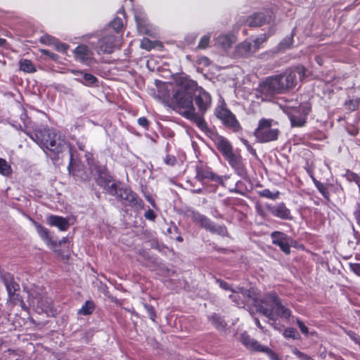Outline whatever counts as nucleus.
Segmentation results:
<instances>
[{
    "mask_svg": "<svg viewBox=\"0 0 360 360\" xmlns=\"http://www.w3.org/2000/svg\"><path fill=\"white\" fill-rule=\"evenodd\" d=\"M30 139L38 144L43 150L52 156L53 158H59V155L67 149L70 151V163L68 170L73 175L76 174V162L73 159L71 148L66 140L60 134L53 129H43L36 131L34 134H27Z\"/></svg>",
    "mask_w": 360,
    "mask_h": 360,
    "instance_id": "nucleus-1",
    "label": "nucleus"
},
{
    "mask_svg": "<svg viewBox=\"0 0 360 360\" xmlns=\"http://www.w3.org/2000/svg\"><path fill=\"white\" fill-rule=\"evenodd\" d=\"M297 84L295 71L285 70L283 74L266 77L256 89V96L262 101L275 94H283L293 89Z\"/></svg>",
    "mask_w": 360,
    "mask_h": 360,
    "instance_id": "nucleus-2",
    "label": "nucleus"
},
{
    "mask_svg": "<svg viewBox=\"0 0 360 360\" xmlns=\"http://www.w3.org/2000/svg\"><path fill=\"white\" fill-rule=\"evenodd\" d=\"M190 82L194 83L195 85L193 89L191 91L190 96L193 101V96H195V102L198 108V111L201 115H203L211 106V96L202 88L199 87L196 82L190 79L188 77L181 75L175 79L176 89L174 90L172 97H174L178 93H179L181 96H186L187 93L188 94V87L185 84Z\"/></svg>",
    "mask_w": 360,
    "mask_h": 360,
    "instance_id": "nucleus-3",
    "label": "nucleus"
},
{
    "mask_svg": "<svg viewBox=\"0 0 360 360\" xmlns=\"http://www.w3.org/2000/svg\"><path fill=\"white\" fill-rule=\"evenodd\" d=\"M186 85L188 87V94L186 96H181L178 93L171 99L172 105L175 110L188 120L193 121L196 125L202 130L206 131L207 125L202 116L198 115L193 104V100L190 96L191 91L195 87L194 83L189 82Z\"/></svg>",
    "mask_w": 360,
    "mask_h": 360,
    "instance_id": "nucleus-4",
    "label": "nucleus"
},
{
    "mask_svg": "<svg viewBox=\"0 0 360 360\" xmlns=\"http://www.w3.org/2000/svg\"><path fill=\"white\" fill-rule=\"evenodd\" d=\"M259 311L271 320H274L276 315L284 319H288L291 315L290 311L281 304L274 292L266 294L261 300Z\"/></svg>",
    "mask_w": 360,
    "mask_h": 360,
    "instance_id": "nucleus-5",
    "label": "nucleus"
},
{
    "mask_svg": "<svg viewBox=\"0 0 360 360\" xmlns=\"http://www.w3.org/2000/svg\"><path fill=\"white\" fill-rule=\"evenodd\" d=\"M28 302L30 307L39 314L45 313L48 316L55 315L51 300L43 289L38 288L31 289L28 292Z\"/></svg>",
    "mask_w": 360,
    "mask_h": 360,
    "instance_id": "nucleus-6",
    "label": "nucleus"
},
{
    "mask_svg": "<svg viewBox=\"0 0 360 360\" xmlns=\"http://www.w3.org/2000/svg\"><path fill=\"white\" fill-rule=\"evenodd\" d=\"M274 120L271 119H261L255 131V136L260 143H267L277 140L280 133L277 128L273 127Z\"/></svg>",
    "mask_w": 360,
    "mask_h": 360,
    "instance_id": "nucleus-7",
    "label": "nucleus"
},
{
    "mask_svg": "<svg viewBox=\"0 0 360 360\" xmlns=\"http://www.w3.org/2000/svg\"><path fill=\"white\" fill-rule=\"evenodd\" d=\"M231 292L229 295V298L239 307H243L245 304H252L259 310L261 300L254 297L253 289L245 290L243 288L237 287L232 290Z\"/></svg>",
    "mask_w": 360,
    "mask_h": 360,
    "instance_id": "nucleus-8",
    "label": "nucleus"
},
{
    "mask_svg": "<svg viewBox=\"0 0 360 360\" xmlns=\"http://www.w3.org/2000/svg\"><path fill=\"white\" fill-rule=\"evenodd\" d=\"M214 115L221 120L223 124L233 131H238L241 129L240 124L235 115L226 108V103L224 100L219 101L217 106L214 109Z\"/></svg>",
    "mask_w": 360,
    "mask_h": 360,
    "instance_id": "nucleus-9",
    "label": "nucleus"
},
{
    "mask_svg": "<svg viewBox=\"0 0 360 360\" xmlns=\"http://www.w3.org/2000/svg\"><path fill=\"white\" fill-rule=\"evenodd\" d=\"M311 111L308 103H304L299 106L288 108L285 112L288 115L292 127H301L306 123L307 117Z\"/></svg>",
    "mask_w": 360,
    "mask_h": 360,
    "instance_id": "nucleus-10",
    "label": "nucleus"
},
{
    "mask_svg": "<svg viewBox=\"0 0 360 360\" xmlns=\"http://www.w3.org/2000/svg\"><path fill=\"white\" fill-rule=\"evenodd\" d=\"M120 36H116L109 30H105L102 37L98 39L96 51L98 54L112 53L120 44Z\"/></svg>",
    "mask_w": 360,
    "mask_h": 360,
    "instance_id": "nucleus-11",
    "label": "nucleus"
},
{
    "mask_svg": "<svg viewBox=\"0 0 360 360\" xmlns=\"http://www.w3.org/2000/svg\"><path fill=\"white\" fill-rule=\"evenodd\" d=\"M266 39V36H261L253 41V44L250 41L245 40L236 46V53L238 56L252 54L259 49L260 44L265 41Z\"/></svg>",
    "mask_w": 360,
    "mask_h": 360,
    "instance_id": "nucleus-12",
    "label": "nucleus"
},
{
    "mask_svg": "<svg viewBox=\"0 0 360 360\" xmlns=\"http://www.w3.org/2000/svg\"><path fill=\"white\" fill-rule=\"evenodd\" d=\"M119 195L117 198L124 200L127 205L140 210L143 208V202L138 195L131 189L127 187L119 188Z\"/></svg>",
    "mask_w": 360,
    "mask_h": 360,
    "instance_id": "nucleus-13",
    "label": "nucleus"
},
{
    "mask_svg": "<svg viewBox=\"0 0 360 360\" xmlns=\"http://www.w3.org/2000/svg\"><path fill=\"white\" fill-rule=\"evenodd\" d=\"M240 341L248 349L266 352L272 360H278V357L275 353L267 347L262 346L257 341L252 339L247 333H244L241 334Z\"/></svg>",
    "mask_w": 360,
    "mask_h": 360,
    "instance_id": "nucleus-14",
    "label": "nucleus"
},
{
    "mask_svg": "<svg viewBox=\"0 0 360 360\" xmlns=\"http://www.w3.org/2000/svg\"><path fill=\"white\" fill-rule=\"evenodd\" d=\"M74 58L77 61L86 65H91L94 62L93 51L84 44L77 46L73 51Z\"/></svg>",
    "mask_w": 360,
    "mask_h": 360,
    "instance_id": "nucleus-15",
    "label": "nucleus"
},
{
    "mask_svg": "<svg viewBox=\"0 0 360 360\" xmlns=\"http://www.w3.org/2000/svg\"><path fill=\"white\" fill-rule=\"evenodd\" d=\"M265 207L271 215L278 219L283 220H290L292 218L290 209H288L283 202L274 205L266 204Z\"/></svg>",
    "mask_w": 360,
    "mask_h": 360,
    "instance_id": "nucleus-16",
    "label": "nucleus"
},
{
    "mask_svg": "<svg viewBox=\"0 0 360 360\" xmlns=\"http://www.w3.org/2000/svg\"><path fill=\"white\" fill-rule=\"evenodd\" d=\"M272 243L278 246L285 254L290 252V242L292 241L290 237L283 232L274 231L271 233Z\"/></svg>",
    "mask_w": 360,
    "mask_h": 360,
    "instance_id": "nucleus-17",
    "label": "nucleus"
},
{
    "mask_svg": "<svg viewBox=\"0 0 360 360\" xmlns=\"http://www.w3.org/2000/svg\"><path fill=\"white\" fill-rule=\"evenodd\" d=\"M111 176L105 173H101L98 179V184L103 186L110 195L118 197L120 191L116 183H111Z\"/></svg>",
    "mask_w": 360,
    "mask_h": 360,
    "instance_id": "nucleus-18",
    "label": "nucleus"
},
{
    "mask_svg": "<svg viewBox=\"0 0 360 360\" xmlns=\"http://www.w3.org/2000/svg\"><path fill=\"white\" fill-rule=\"evenodd\" d=\"M224 158L228 161L229 165L238 175L242 176L244 174L245 170L242 161V157L238 153L232 151Z\"/></svg>",
    "mask_w": 360,
    "mask_h": 360,
    "instance_id": "nucleus-19",
    "label": "nucleus"
},
{
    "mask_svg": "<svg viewBox=\"0 0 360 360\" xmlns=\"http://www.w3.org/2000/svg\"><path fill=\"white\" fill-rule=\"evenodd\" d=\"M271 19L272 16L269 13H256L249 16L245 20V23L250 27H260L265 23L269 22Z\"/></svg>",
    "mask_w": 360,
    "mask_h": 360,
    "instance_id": "nucleus-20",
    "label": "nucleus"
},
{
    "mask_svg": "<svg viewBox=\"0 0 360 360\" xmlns=\"http://www.w3.org/2000/svg\"><path fill=\"white\" fill-rule=\"evenodd\" d=\"M135 19L137 24V28L139 32L148 34L150 37H156L158 36V30L149 24L147 20L143 17L139 18L138 15L135 14Z\"/></svg>",
    "mask_w": 360,
    "mask_h": 360,
    "instance_id": "nucleus-21",
    "label": "nucleus"
},
{
    "mask_svg": "<svg viewBox=\"0 0 360 360\" xmlns=\"http://www.w3.org/2000/svg\"><path fill=\"white\" fill-rule=\"evenodd\" d=\"M236 41V37L232 34H221L215 39V45L224 51H227Z\"/></svg>",
    "mask_w": 360,
    "mask_h": 360,
    "instance_id": "nucleus-22",
    "label": "nucleus"
},
{
    "mask_svg": "<svg viewBox=\"0 0 360 360\" xmlns=\"http://www.w3.org/2000/svg\"><path fill=\"white\" fill-rule=\"evenodd\" d=\"M196 178L200 181L209 179L217 183H222V176L214 174L209 168L198 167L196 169Z\"/></svg>",
    "mask_w": 360,
    "mask_h": 360,
    "instance_id": "nucleus-23",
    "label": "nucleus"
},
{
    "mask_svg": "<svg viewBox=\"0 0 360 360\" xmlns=\"http://www.w3.org/2000/svg\"><path fill=\"white\" fill-rule=\"evenodd\" d=\"M214 142L216 147L222 153L224 157L233 151L230 142L221 136H215L214 138Z\"/></svg>",
    "mask_w": 360,
    "mask_h": 360,
    "instance_id": "nucleus-24",
    "label": "nucleus"
},
{
    "mask_svg": "<svg viewBox=\"0 0 360 360\" xmlns=\"http://www.w3.org/2000/svg\"><path fill=\"white\" fill-rule=\"evenodd\" d=\"M48 222L50 225L58 227L60 231H66L70 225L68 219L56 215L49 216Z\"/></svg>",
    "mask_w": 360,
    "mask_h": 360,
    "instance_id": "nucleus-25",
    "label": "nucleus"
},
{
    "mask_svg": "<svg viewBox=\"0 0 360 360\" xmlns=\"http://www.w3.org/2000/svg\"><path fill=\"white\" fill-rule=\"evenodd\" d=\"M3 280L8 295L15 292H20V285L14 281L13 278L9 274L4 276Z\"/></svg>",
    "mask_w": 360,
    "mask_h": 360,
    "instance_id": "nucleus-26",
    "label": "nucleus"
},
{
    "mask_svg": "<svg viewBox=\"0 0 360 360\" xmlns=\"http://www.w3.org/2000/svg\"><path fill=\"white\" fill-rule=\"evenodd\" d=\"M7 304L11 306L19 304L22 309H27L25 302L19 295V292H15L8 295Z\"/></svg>",
    "mask_w": 360,
    "mask_h": 360,
    "instance_id": "nucleus-27",
    "label": "nucleus"
},
{
    "mask_svg": "<svg viewBox=\"0 0 360 360\" xmlns=\"http://www.w3.org/2000/svg\"><path fill=\"white\" fill-rule=\"evenodd\" d=\"M18 64L20 70L25 73H34L37 71L34 65L30 60L22 58L19 60Z\"/></svg>",
    "mask_w": 360,
    "mask_h": 360,
    "instance_id": "nucleus-28",
    "label": "nucleus"
},
{
    "mask_svg": "<svg viewBox=\"0 0 360 360\" xmlns=\"http://www.w3.org/2000/svg\"><path fill=\"white\" fill-rule=\"evenodd\" d=\"M123 27V21L122 19L118 17L114 18V20L110 23L109 27L107 30H109L116 36H120V31L122 30Z\"/></svg>",
    "mask_w": 360,
    "mask_h": 360,
    "instance_id": "nucleus-29",
    "label": "nucleus"
},
{
    "mask_svg": "<svg viewBox=\"0 0 360 360\" xmlns=\"http://www.w3.org/2000/svg\"><path fill=\"white\" fill-rule=\"evenodd\" d=\"M75 79L86 86H91L97 82L94 75L86 72H83L82 77H77Z\"/></svg>",
    "mask_w": 360,
    "mask_h": 360,
    "instance_id": "nucleus-30",
    "label": "nucleus"
},
{
    "mask_svg": "<svg viewBox=\"0 0 360 360\" xmlns=\"http://www.w3.org/2000/svg\"><path fill=\"white\" fill-rule=\"evenodd\" d=\"M11 173V166L6 160L0 158V174L4 176H8Z\"/></svg>",
    "mask_w": 360,
    "mask_h": 360,
    "instance_id": "nucleus-31",
    "label": "nucleus"
},
{
    "mask_svg": "<svg viewBox=\"0 0 360 360\" xmlns=\"http://www.w3.org/2000/svg\"><path fill=\"white\" fill-rule=\"evenodd\" d=\"M34 224L37 229V231L41 238L46 243H49L51 240V238L48 229L39 224L35 223Z\"/></svg>",
    "mask_w": 360,
    "mask_h": 360,
    "instance_id": "nucleus-32",
    "label": "nucleus"
},
{
    "mask_svg": "<svg viewBox=\"0 0 360 360\" xmlns=\"http://www.w3.org/2000/svg\"><path fill=\"white\" fill-rule=\"evenodd\" d=\"M259 195L268 199L276 200L278 198L280 193L279 191L271 192L269 189H264L259 192Z\"/></svg>",
    "mask_w": 360,
    "mask_h": 360,
    "instance_id": "nucleus-33",
    "label": "nucleus"
},
{
    "mask_svg": "<svg viewBox=\"0 0 360 360\" xmlns=\"http://www.w3.org/2000/svg\"><path fill=\"white\" fill-rule=\"evenodd\" d=\"M94 304L90 301H86L78 313L82 315H89L93 312Z\"/></svg>",
    "mask_w": 360,
    "mask_h": 360,
    "instance_id": "nucleus-34",
    "label": "nucleus"
},
{
    "mask_svg": "<svg viewBox=\"0 0 360 360\" xmlns=\"http://www.w3.org/2000/svg\"><path fill=\"white\" fill-rule=\"evenodd\" d=\"M211 321L218 330H223L225 328V322L217 315H213L212 316Z\"/></svg>",
    "mask_w": 360,
    "mask_h": 360,
    "instance_id": "nucleus-35",
    "label": "nucleus"
},
{
    "mask_svg": "<svg viewBox=\"0 0 360 360\" xmlns=\"http://www.w3.org/2000/svg\"><path fill=\"white\" fill-rule=\"evenodd\" d=\"M200 225L205 228V229L212 232H215L217 231V229L216 228L214 224L206 217Z\"/></svg>",
    "mask_w": 360,
    "mask_h": 360,
    "instance_id": "nucleus-36",
    "label": "nucleus"
},
{
    "mask_svg": "<svg viewBox=\"0 0 360 360\" xmlns=\"http://www.w3.org/2000/svg\"><path fill=\"white\" fill-rule=\"evenodd\" d=\"M210 39H211L210 34H207L202 36L200 38V40L198 45V48L200 49H205L207 48V46L210 44Z\"/></svg>",
    "mask_w": 360,
    "mask_h": 360,
    "instance_id": "nucleus-37",
    "label": "nucleus"
},
{
    "mask_svg": "<svg viewBox=\"0 0 360 360\" xmlns=\"http://www.w3.org/2000/svg\"><path fill=\"white\" fill-rule=\"evenodd\" d=\"M51 41H53L55 49L61 53H65L68 49V45L57 41L55 39L49 38Z\"/></svg>",
    "mask_w": 360,
    "mask_h": 360,
    "instance_id": "nucleus-38",
    "label": "nucleus"
},
{
    "mask_svg": "<svg viewBox=\"0 0 360 360\" xmlns=\"http://www.w3.org/2000/svg\"><path fill=\"white\" fill-rule=\"evenodd\" d=\"M155 41H152L147 38H143L141 41L140 46L141 49L150 51L155 47Z\"/></svg>",
    "mask_w": 360,
    "mask_h": 360,
    "instance_id": "nucleus-39",
    "label": "nucleus"
},
{
    "mask_svg": "<svg viewBox=\"0 0 360 360\" xmlns=\"http://www.w3.org/2000/svg\"><path fill=\"white\" fill-rule=\"evenodd\" d=\"M292 42H293V39L292 37H286V38L283 39V40L282 41H281V43L279 44L278 49L280 50H285L286 49H288L292 46Z\"/></svg>",
    "mask_w": 360,
    "mask_h": 360,
    "instance_id": "nucleus-40",
    "label": "nucleus"
},
{
    "mask_svg": "<svg viewBox=\"0 0 360 360\" xmlns=\"http://www.w3.org/2000/svg\"><path fill=\"white\" fill-rule=\"evenodd\" d=\"M359 99H351L345 102L346 107L350 110H355L359 105Z\"/></svg>",
    "mask_w": 360,
    "mask_h": 360,
    "instance_id": "nucleus-41",
    "label": "nucleus"
},
{
    "mask_svg": "<svg viewBox=\"0 0 360 360\" xmlns=\"http://www.w3.org/2000/svg\"><path fill=\"white\" fill-rule=\"evenodd\" d=\"M195 63L200 66L207 67L210 65V60L206 56H198Z\"/></svg>",
    "mask_w": 360,
    "mask_h": 360,
    "instance_id": "nucleus-42",
    "label": "nucleus"
},
{
    "mask_svg": "<svg viewBox=\"0 0 360 360\" xmlns=\"http://www.w3.org/2000/svg\"><path fill=\"white\" fill-rule=\"evenodd\" d=\"M288 70L295 71V75H299L300 79L305 77L306 69L303 66H297L294 69H289Z\"/></svg>",
    "mask_w": 360,
    "mask_h": 360,
    "instance_id": "nucleus-43",
    "label": "nucleus"
},
{
    "mask_svg": "<svg viewBox=\"0 0 360 360\" xmlns=\"http://www.w3.org/2000/svg\"><path fill=\"white\" fill-rule=\"evenodd\" d=\"M205 218V216L198 213V212H192L191 219L196 223L200 224L203 219Z\"/></svg>",
    "mask_w": 360,
    "mask_h": 360,
    "instance_id": "nucleus-44",
    "label": "nucleus"
},
{
    "mask_svg": "<svg viewBox=\"0 0 360 360\" xmlns=\"http://www.w3.org/2000/svg\"><path fill=\"white\" fill-rule=\"evenodd\" d=\"M144 307L147 311L148 315L150 316V319L155 321V312L154 308L152 306L148 305L147 304H144Z\"/></svg>",
    "mask_w": 360,
    "mask_h": 360,
    "instance_id": "nucleus-45",
    "label": "nucleus"
},
{
    "mask_svg": "<svg viewBox=\"0 0 360 360\" xmlns=\"http://www.w3.org/2000/svg\"><path fill=\"white\" fill-rule=\"evenodd\" d=\"M242 143L245 146L247 150L252 155H256V150L252 147L249 141L245 139H241Z\"/></svg>",
    "mask_w": 360,
    "mask_h": 360,
    "instance_id": "nucleus-46",
    "label": "nucleus"
},
{
    "mask_svg": "<svg viewBox=\"0 0 360 360\" xmlns=\"http://www.w3.org/2000/svg\"><path fill=\"white\" fill-rule=\"evenodd\" d=\"M41 52L42 53V54L47 56L49 58H52L54 60H56L58 58L56 54L46 49H41Z\"/></svg>",
    "mask_w": 360,
    "mask_h": 360,
    "instance_id": "nucleus-47",
    "label": "nucleus"
},
{
    "mask_svg": "<svg viewBox=\"0 0 360 360\" xmlns=\"http://www.w3.org/2000/svg\"><path fill=\"white\" fill-rule=\"evenodd\" d=\"M144 217L148 220L153 221L156 217V214L152 210L149 209L145 212Z\"/></svg>",
    "mask_w": 360,
    "mask_h": 360,
    "instance_id": "nucleus-48",
    "label": "nucleus"
},
{
    "mask_svg": "<svg viewBox=\"0 0 360 360\" xmlns=\"http://www.w3.org/2000/svg\"><path fill=\"white\" fill-rule=\"evenodd\" d=\"M217 282L219 283V286L221 288L225 290H230L232 292V290H234V288H233L232 287H231L229 283H227L226 282L224 281H217Z\"/></svg>",
    "mask_w": 360,
    "mask_h": 360,
    "instance_id": "nucleus-49",
    "label": "nucleus"
},
{
    "mask_svg": "<svg viewBox=\"0 0 360 360\" xmlns=\"http://www.w3.org/2000/svg\"><path fill=\"white\" fill-rule=\"evenodd\" d=\"M347 334L350 338L360 347V337L353 332H349Z\"/></svg>",
    "mask_w": 360,
    "mask_h": 360,
    "instance_id": "nucleus-50",
    "label": "nucleus"
},
{
    "mask_svg": "<svg viewBox=\"0 0 360 360\" xmlns=\"http://www.w3.org/2000/svg\"><path fill=\"white\" fill-rule=\"evenodd\" d=\"M138 123L140 126L143 127V128L146 129L148 127V121L144 117H139L138 119Z\"/></svg>",
    "mask_w": 360,
    "mask_h": 360,
    "instance_id": "nucleus-51",
    "label": "nucleus"
},
{
    "mask_svg": "<svg viewBox=\"0 0 360 360\" xmlns=\"http://www.w3.org/2000/svg\"><path fill=\"white\" fill-rule=\"evenodd\" d=\"M297 323L303 334H307L309 333L308 328L300 320H297Z\"/></svg>",
    "mask_w": 360,
    "mask_h": 360,
    "instance_id": "nucleus-52",
    "label": "nucleus"
},
{
    "mask_svg": "<svg viewBox=\"0 0 360 360\" xmlns=\"http://www.w3.org/2000/svg\"><path fill=\"white\" fill-rule=\"evenodd\" d=\"M350 267L355 274L360 276V264H351Z\"/></svg>",
    "mask_w": 360,
    "mask_h": 360,
    "instance_id": "nucleus-53",
    "label": "nucleus"
},
{
    "mask_svg": "<svg viewBox=\"0 0 360 360\" xmlns=\"http://www.w3.org/2000/svg\"><path fill=\"white\" fill-rule=\"evenodd\" d=\"M294 353L297 355L298 358H300L301 360H310V357L307 355L303 354L302 352L295 350Z\"/></svg>",
    "mask_w": 360,
    "mask_h": 360,
    "instance_id": "nucleus-54",
    "label": "nucleus"
},
{
    "mask_svg": "<svg viewBox=\"0 0 360 360\" xmlns=\"http://www.w3.org/2000/svg\"><path fill=\"white\" fill-rule=\"evenodd\" d=\"M351 178V179H352L357 184L360 191V177L355 174H352Z\"/></svg>",
    "mask_w": 360,
    "mask_h": 360,
    "instance_id": "nucleus-55",
    "label": "nucleus"
},
{
    "mask_svg": "<svg viewBox=\"0 0 360 360\" xmlns=\"http://www.w3.org/2000/svg\"><path fill=\"white\" fill-rule=\"evenodd\" d=\"M71 72H72L74 75L77 76V77H82V74H83V72H84L80 71V70H71Z\"/></svg>",
    "mask_w": 360,
    "mask_h": 360,
    "instance_id": "nucleus-56",
    "label": "nucleus"
},
{
    "mask_svg": "<svg viewBox=\"0 0 360 360\" xmlns=\"http://www.w3.org/2000/svg\"><path fill=\"white\" fill-rule=\"evenodd\" d=\"M165 162L167 164V165H173L175 162V158L172 157V158H167V159H165Z\"/></svg>",
    "mask_w": 360,
    "mask_h": 360,
    "instance_id": "nucleus-57",
    "label": "nucleus"
},
{
    "mask_svg": "<svg viewBox=\"0 0 360 360\" xmlns=\"http://www.w3.org/2000/svg\"><path fill=\"white\" fill-rule=\"evenodd\" d=\"M146 198V200L151 204V205L154 208H155V203L154 200L149 195H147Z\"/></svg>",
    "mask_w": 360,
    "mask_h": 360,
    "instance_id": "nucleus-58",
    "label": "nucleus"
},
{
    "mask_svg": "<svg viewBox=\"0 0 360 360\" xmlns=\"http://www.w3.org/2000/svg\"><path fill=\"white\" fill-rule=\"evenodd\" d=\"M316 62L318 63L319 65H322V60L321 59L320 57H316Z\"/></svg>",
    "mask_w": 360,
    "mask_h": 360,
    "instance_id": "nucleus-59",
    "label": "nucleus"
},
{
    "mask_svg": "<svg viewBox=\"0 0 360 360\" xmlns=\"http://www.w3.org/2000/svg\"><path fill=\"white\" fill-rule=\"evenodd\" d=\"M5 43H6V39L0 38V46H4L5 44Z\"/></svg>",
    "mask_w": 360,
    "mask_h": 360,
    "instance_id": "nucleus-60",
    "label": "nucleus"
},
{
    "mask_svg": "<svg viewBox=\"0 0 360 360\" xmlns=\"http://www.w3.org/2000/svg\"><path fill=\"white\" fill-rule=\"evenodd\" d=\"M255 323H256V325H257L259 328H262V326H261V324H260V323H259V320H258V319H255Z\"/></svg>",
    "mask_w": 360,
    "mask_h": 360,
    "instance_id": "nucleus-61",
    "label": "nucleus"
},
{
    "mask_svg": "<svg viewBox=\"0 0 360 360\" xmlns=\"http://www.w3.org/2000/svg\"><path fill=\"white\" fill-rule=\"evenodd\" d=\"M78 147L80 150H84V146L83 144H78Z\"/></svg>",
    "mask_w": 360,
    "mask_h": 360,
    "instance_id": "nucleus-62",
    "label": "nucleus"
},
{
    "mask_svg": "<svg viewBox=\"0 0 360 360\" xmlns=\"http://www.w3.org/2000/svg\"><path fill=\"white\" fill-rule=\"evenodd\" d=\"M291 332H292L291 330H286V331L285 332V335H287V336H291V335H290V333H291Z\"/></svg>",
    "mask_w": 360,
    "mask_h": 360,
    "instance_id": "nucleus-63",
    "label": "nucleus"
},
{
    "mask_svg": "<svg viewBox=\"0 0 360 360\" xmlns=\"http://www.w3.org/2000/svg\"><path fill=\"white\" fill-rule=\"evenodd\" d=\"M176 240L179 242H181L183 240V238L181 236L177 237Z\"/></svg>",
    "mask_w": 360,
    "mask_h": 360,
    "instance_id": "nucleus-64",
    "label": "nucleus"
}]
</instances>
